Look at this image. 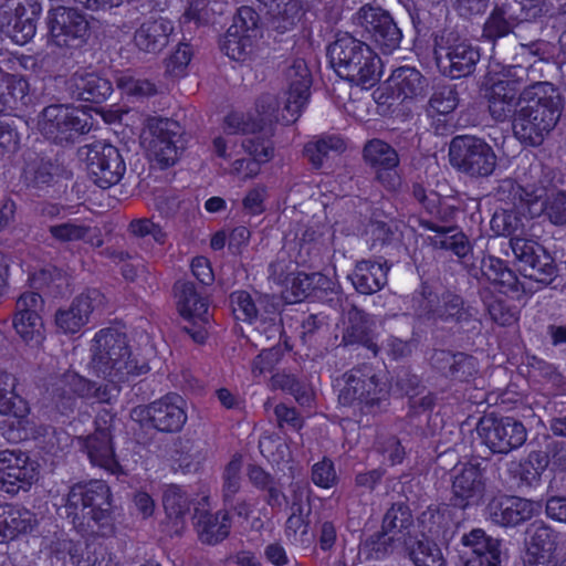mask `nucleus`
Segmentation results:
<instances>
[{
  "instance_id": "obj_29",
  "label": "nucleus",
  "mask_w": 566,
  "mask_h": 566,
  "mask_svg": "<svg viewBox=\"0 0 566 566\" xmlns=\"http://www.w3.org/2000/svg\"><path fill=\"white\" fill-rule=\"evenodd\" d=\"M461 542L472 549L465 566H500L501 541L486 536L481 528H474L469 534H463Z\"/></svg>"
},
{
  "instance_id": "obj_3",
  "label": "nucleus",
  "mask_w": 566,
  "mask_h": 566,
  "mask_svg": "<svg viewBox=\"0 0 566 566\" xmlns=\"http://www.w3.org/2000/svg\"><path fill=\"white\" fill-rule=\"evenodd\" d=\"M328 56L338 76L355 85L371 87L380 78V57L367 43L349 33L337 35L328 46Z\"/></svg>"
},
{
  "instance_id": "obj_15",
  "label": "nucleus",
  "mask_w": 566,
  "mask_h": 566,
  "mask_svg": "<svg viewBox=\"0 0 566 566\" xmlns=\"http://www.w3.org/2000/svg\"><path fill=\"white\" fill-rule=\"evenodd\" d=\"M181 402L179 396H166L147 406L133 408L130 417L142 426H149L160 432H178L187 421Z\"/></svg>"
},
{
  "instance_id": "obj_34",
  "label": "nucleus",
  "mask_w": 566,
  "mask_h": 566,
  "mask_svg": "<svg viewBox=\"0 0 566 566\" xmlns=\"http://www.w3.org/2000/svg\"><path fill=\"white\" fill-rule=\"evenodd\" d=\"M91 463L112 474H122L124 470L115 458L113 437L88 434L81 438Z\"/></svg>"
},
{
  "instance_id": "obj_39",
  "label": "nucleus",
  "mask_w": 566,
  "mask_h": 566,
  "mask_svg": "<svg viewBox=\"0 0 566 566\" xmlns=\"http://www.w3.org/2000/svg\"><path fill=\"white\" fill-rule=\"evenodd\" d=\"M499 191L507 192L513 206L522 213H528L531 218L543 212V189H527L512 179L503 180Z\"/></svg>"
},
{
  "instance_id": "obj_45",
  "label": "nucleus",
  "mask_w": 566,
  "mask_h": 566,
  "mask_svg": "<svg viewBox=\"0 0 566 566\" xmlns=\"http://www.w3.org/2000/svg\"><path fill=\"white\" fill-rule=\"evenodd\" d=\"M562 535L543 521L531 523L525 531V547L557 554Z\"/></svg>"
},
{
  "instance_id": "obj_60",
  "label": "nucleus",
  "mask_w": 566,
  "mask_h": 566,
  "mask_svg": "<svg viewBox=\"0 0 566 566\" xmlns=\"http://www.w3.org/2000/svg\"><path fill=\"white\" fill-rule=\"evenodd\" d=\"M444 308V293L439 297L432 292H427L426 289H423L417 308L420 317L443 323Z\"/></svg>"
},
{
  "instance_id": "obj_38",
  "label": "nucleus",
  "mask_w": 566,
  "mask_h": 566,
  "mask_svg": "<svg viewBox=\"0 0 566 566\" xmlns=\"http://www.w3.org/2000/svg\"><path fill=\"white\" fill-rule=\"evenodd\" d=\"M343 342L346 345L361 344L375 355L378 353V346L373 342L371 322L368 315L355 305H352L347 311V322L343 333Z\"/></svg>"
},
{
  "instance_id": "obj_12",
  "label": "nucleus",
  "mask_w": 566,
  "mask_h": 566,
  "mask_svg": "<svg viewBox=\"0 0 566 566\" xmlns=\"http://www.w3.org/2000/svg\"><path fill=\"white\" fill-rule=\"evenodd\" d=\"M355 19L382 54H391L400 48L402 32L387 10L367 3L357 11Z\"/></svg>"
},
{
  "instance_id": "obj_28",
  "label": "nucleus",
  "mask_w": 566,
  "mask_h": 566,
  "mask_svg": "<svg viewBox=\"0 0 566 566\" xmlns=\"http://www.w3.org/2000/svg\"><path fill=\"white\" fill-rule=\"evenodd\" d=\"M6 7L13 11L14 22L10 36L18 44H25L36 32V18L42 12L39 0H8Z\"/></svg>"
},
{
  "instance_id": "obj_44",
  "label": "nucleus",
  "mask_w": 566,
  "mask_h": 566,
  "mask_svg": "<svg viewBox=\"0 0 566 566\" xmlns=\"http://www.w3.org/2000/svg\"><path fill=\"white\" fill-rule=\"evenodd\" d=\"M28 412L27 401L15 392L14 376L0 369V413L23 418Z\"/></svg>"
},
{
  "instance_id": "obj_53",
  "label": "nucleus",
  "mask_w": 566,
  "mask_h": 566,
  "mask_svg": "<svg viewBox=\"0 0 566 566\" xmlns=\"http://www.w3.org/2000/svg\"><path fill=\"white\" fill-rule=\"evenodd\" d=\"M401 547L398 541L385 531L369 536L359 547V556L365 560H381L392 554L395 548Z\"/></svg>"
},
{
  "instance_id": "obj_21",
  "label": "nucleus",
  "mask_w": 566,
  "mask_h": 566,
  "mask_svg": "<svg viewBox=\"0 0 566 566\" xmlns=\"http://www.w3.org/2000/svg\"><path fill=\"white\" fill-rule=\"evenodd\" d=\"M542 504L520 496L502 495L493 497L486 511L491 521L503 527H515L536 516Z\"/></svg>"
},
{
  "instance_id": "obj_41",
  "label": "nucleus",
  "mask_w": 566,
  "mask_h": 566,
  "mask_svg": "<svg viewBox=\"0 0 566 566\" xmlns=\"http://www.w3.org/2000/svg\"><path fill=\"white\" fill-rule=\"evenodd\" d=\"M482 275L503 292H518L520 282L517 275L506 263L493 255H485L481 260Z\"/></svg>"
},
{
  "instance_id": "obj_23",
  "label": "nucleus",
  "mask_w": 566,
  "mask_h": 566,
  "mask_svg": "<svg viewBox=\"0 0 566 566\" xmlns=\"http://www.w3.org/2000/svg\"><path fill=\"white\" fill-rule=\"evenodd\" d=\"M485 482L480 464H464L452 480V504L464 510L478 505L484 496Z\"/></svg>"
},
{
  "instance_id": "obj_31",
  "label": "nucleus",
  "mask_w": 566,
  "mask_h": 566,
  "mask_svg": "<svg viewBox=\"0 0 566 566\" xmlns=\"http://www.w3.org/2000/svg\"><path fill=\"white\" fill-rule=\"evenodd\" d=\"M193 525L199 541L207 545H216L226 539L231 527L228 512L212 514L199 509L195 510Z\"/></svg>"
},
{
  "instance_id": "obj_52",
  "label": "nucleus",
  "mask_w": 566,
  "mask_h": 566,
  "mask_svg": "<svg viewBox=\"0 0 566 566\" xmlns=\"http://www.w3.org/2000/svg\"><path fill=\"white\" fill-rule=\"evenodd\" d=\"M345 149L343 139L336 136H328L312 140L305 144L303 154L310 164L319 169L324 161L329 158L331 153H340Z\"/></svg>"
},
{
  "instance_id": "obj_59",
  "label": "nucleus",
  "mask_w": 566,
  "mask_h": 566,
  "mask_svg": "<svg viewBox=\"0 0 566 566\" xmlns=\"http://www.w3.org/2000/svg\"><path fill=\"white\" fill-rule=\"evenodd\" d=\"M49 232L53 239L61 243L85 240L92 232V228L82 223L62 222L50 226Z\"/></svg>"
},
{
  "instance_id": "obj_42",
  "label": "nucleus",
  "mask_w": 566,
  "mask_h": 566,
  "mask_svg": "<svg viewBox=\"0 0 566 566\" xmlns=\"http://www.w3.org/2000/svg\"><path fill=\"white\" fill-rule=\"evenodd\" d=\"M230 302L235 318L250 324L256 323L259 317L263 316L264 312L273 305L266 297L259 296L254 300L245 291L233 292L230 295Z\"/></svg>"
},
{
  "instance_id": "obj_11",
  "label": "nucleus",
  "mask_w": 566,
  "mask_h": 566,
  "mask_svg": "<svg viewBox=\"0 0 566 566\" xmlns=\"http://www.w3.org/2000/svg\"><path fill=\"white\" fill-rule=\"evenodd\" d=\"M510 248L523 276L545 285L553 282L557 265L542 244L531 238H513L510 240Z\"/></svg>"
},
{
  "instance_id": "obj_20",
  "label": "nucleus",
  "mask_w": 566,
  "mask_h": 566,
  "mask_svg": "<svg viewBox=\"0 0 566 566\" xmlns=\"http://www.w3.org/2000/svg\"><path fill=\"white\" fill-rule=\"evenodd\" d=\"M150 139L148 150L161 167L172 166L178 159V142L182 129L178 122L170 118L148 120Z\"/></svg>"
},
{
  "instance_id": "obj_61",
  "label": "nucleus",
  "mask_w": 566,
  "mask_h": 566,
  "mask_svg": "<svg viewBox=\"0 0 566 566\" xmlns=\"http://www.w3.org/2000/svg\"><path fill=\"white\" fill-rule=\"evenodd\" d=\"M491 227L499 235L510 237V240L523 238V226L514 212L495 213L491 220Z\"/></svg>"
},
{
  "instance_id": "obj_14",
  "label": "nucleus",
  "mask_w": 566,
  "mask_h": 566,
  "mask_svg": "<svg viewBox=\"0 0 566 566\" xmlns=\"http://www.w3.org/2000/svg\"><path fill=\"white\" fill-rule=\"evenodd\" d=\"M525 73L521 66H513L509 71V76L503 80L493 82L485 88V98L488 102L489 114L493 120L504 123L514 119L515 114L518 112L517 106L522 99L520 88L522 84V76Z\"/></svg>"
},
{
  "instance_id": "obj_1",
  "label": "nucleus",
  "mask_w": 566,
  "mask_h": 566,
  "mask_svg": "<svg viewBox=\"0 0 566 566\" xmlns=\"http://www.w3.org/2000/svg\"><path fill=\"white\" fill-rule=\"evenodd\" d=\"M525 103L513 119L514 136L524 145L539 146L557 125L564 101L548 82H535L522 92Z\"/></svg>"
},
{
  "instance_id": "obj_63",
  "label": "nucleus",
  "mask_w": 566,
  "mask_h": 566,
  "mask_svg": "<svg viewBox=\"0 0 566 566\" xmlns=\"http://www.w3.org/2000/svg\"><path fill=\"white\" fill-rule=\"evenodd\" d=\"M555 226H566V192L558 191L544 200L543 212Z\"/></svg>"
},
{
  "instance_id": "obj_25",
  "label": "nucleus",
  "mask_w": 566,
  "mask_h": 566,
  "mask_svg": "<svg viewBox=\"0 0 566 566\" xmlns=\"http://www.w3.org/2000/svg\"><path fill=\"white\" fill-rule=\"evenodd\" d=\"M430 363L442 376L459 382H468L474 379L479 371L476 359L460 352L436 350L430 358Z\"/></svg>"
},
{
  "instance_id": "obj_8",
  "label": "nucleus",
  "mask_w": 566,
  "mask_h": 566,
  "mask_svg": "<svg viewBox=\"0 0 566 566\" xmlns=\"http://www.w3.org/2000/svg\"><path fill=\"white\" fill-rule=\"evenodd\" d=\"M49 43L61 49H78L90 39L91 27L80 10L57 6L48 11Z\"/></svg>"
},
{
  "instance_id": "obj_30",
  "label": "nucleus",
  "mask_w": 566,
  "mask_h": 566,
  "mask_svg": "<svg viewBox=\"0 0 566 566\" xmlns=\"http://www.w3.org/2000/svg\"><path fill=\"white\" fill-rule=\"evenodd\" d=\"M402 553L415 566H446L441 546L424 534L401 537Z\"/></svg>"
},
{
  "instance_id": "obj_33",
  "label": "nucleus",
  "mask_w": 566,
  "mask_h": 566,
  "mask_svg": "<svg viewBox=\"0 0 566 566\" xmlns=\"http://www.w3.org/2000/svg\"><path fill=\"white\" fill-rule=\"evenodd\" d=\"M388 270L389 266L386 261L380 263L361 260L356 264L350 280L357 292L369 295L386 285Z\"/></svg>"
},
{
  "instance_id": "obj_50",
  "label": "nucleus",
  "mask_w": 566,
  "mask_h": 566,
  "mask_svg": "<svg viewBox=\"0 0 566 566\" xmlns=\"http://www.w3.org/2000/svg\"><path fill=\"white\" fill-rule=\"evenodd\" d=\"M390 81L399 95L405 98H413L423 95L427 81L421 73L408 66L395 70L390 76Z\"/></svg>"
},
{
  "instance_id": "obj_55",
  "label": "nucleus",
  "mask_w": 566,
  "mask_h": 566,
  "mask_svg": "<svg viewBox=\"0 0 566 566\" xmlns=\"http://www.w3.org/2000/svg\"><path fill=\"white\" fill-rule=\"evenodd\" d=\"M163 504L170 518L180 520L190 510V500L181 486L170 484L166 488Z\"/></svg>"
},
{
  "instance_id": "obj_36",
  "label": "nucleus",
  "mask_w": 566,
  "mask_h": 566,
  "mask_svg": "<svg viewBox=\"0 0 566 566\" xmlns=\"http://www.w3.org/2000/svg\"><path fill=\"white\" fill-rule=\"evenodd\" d=\"M516 2L495 4L483 24L482 36L489 41H496L513 32L514 28L524 20L515 14Z\"/></svg>"
},
{
  "instance_id": "obj_7",
  "label": "nucleus",
  "mask_w": 566,
  "mask_h": 566,
  "mask_svg": "<svg viewBox=\"0 0 566 566\" xmlns=\"http://www.w3.org/2000/svg\"><path fill=\"white\" fill-rule=\"evenodd\" d=\"M41 134L55 144H74L92 128L90 115L64 104L46 106L39 120Z\"/></svg>"
},
{
  "instance_id": "obj_32",
  "label": "nucleus",
  "mask_w": 566,
  "mask_h": 566,
  "mask_svg": "<svg viewBox=\"0 0 566 566\" xmlns=\"http://www.w3.org/2000/svg\"><path fill=\"white\" fill-rule=\"evenodd\" d=\"M36 524L35 515L23 507L10 504L0 505V544L14 539L19 534H25Z\"/></svg>"
},
{
  "instance_id": "obj_51",
  "label": "nucleus",
  "mask_w": 566,
  "mask_h": 566,
  "mask_svg": "<svg viewBox=\"0 0 566 566\" xmlns=\"http://www.w3.org/2000/svg\"><path fill=\"white\" fill-rule=\"evenodd\" d=\"M365 161L374 169L397 168L399 156L394 147L381 139H371L363 150Z\"/></svg>"
},
{
  "instance_id": "obj_54",
  "label": "nucleus",
  "mask_w": 566,
  "mask_h": 566,
  "mask_svg": "<svg viewBox=\"0 0 566 566\" xmlns=\"http://www.w3.org/2000/svg\"><path fill=\"white\" fill-rule=\"evenodd\" d=\"M28 82L17 75L0 70V102L2 111L17 102H23L28 93Z\"/></svg>"
},
{
  "instance_id": "obj_62",
  "label": "nucleus",
  "mask_w": 566,
  "mask_h": 566,
  "mask_svg": "<svg viewBox=\"0 0 566 566\" xmlns=\"http://www.w3.org/2000/svg\"><path fill=\"white\" fill-rule=\"evenodd\" d=\"M262 129L261 122L251 115L231 113L224 118V130L228 134H252Z\"/></svg>"
},
{
  "instance_id": "obj_26",
  "label": "nucleus",
  "mask_w": 566,
  "mask_h": 566,
  "mask_svg": "<svg viewBox=\"0 0 566 566\" xmlns=\"http://www.w3.org/2000/svg\"><path fill=\"white\" fill-rule=\"evenodd\" d=\"M418 521L421 533L440 546H448L458 528V523L453 520V510L449 505L429 506L420 514Z\"/></svg>"
},
{
  "instance_id": "obj_27",
  "label": "nucleus",
  "mask_w": 566,
  "mask_h": 566,
  "mask_svg": "<svg viewBox=\"0 0 566 566\" xmlns=\"http://www.w3.org/2000/svg\"><path fill=\"white\" fill-rule=\"evenodd\" d=\"M172 32L174 24L169 19L150 17L135 31L134 43L145 53L157 54L168 45Z\"/></svg>"
},
{
  "instance_id": "obj_64",
  "label": "nucleus",
  "mask_w": 566,
  "mask_h": 566,
  "mask_svg": "<svg viewBox=\"0 0 566 566\" xmlns=\"http://www.w3.org/2000/svg\"><path fill=\"white\" fill-rule=\"evenodd\" d=\"M254 324L255 329L270 342L279 339L282 335L281 317L274 305L270 306L269 311L264 312Z\"/></svg>"
},
{
  "instance_id": "obj_16",
  "label": "nucleus",
  "mask_w": 566,
  "mask_h": 566,
  "mask_svg": "<svg viewBox=\"0 0 566 566\" xmlns=\"http://www.w3.org/2000/svg\"><path fill=\"white\" fill-rule=\"evenodd\" d=\"M260 35V15L251 7H241L221 43L222 51L234 61H244Z\"/></svg>"
},
{
  "instance_id": "obj_13",
  "label": "nucleus",
  "mask_w": 566,
  "mask_h": 566,
  "mask_svg": "<svg viewBox=\"0 0 566 566\" xmlns=\"http://www.w3.org/2000/svg\"><path fill=\"white\" fill-rule=\"evenodd\" d=\"M476 432L493 453L506 454L526 441V429L521 421L511 417H496L493 413L485 415L479 420Z\"/></svg>"
},
{
  "instance_id": "obj_58",
  "label": "nucleus",
  "mask_w": 566,
  "mask_h": 566,
  "mask_svg": "<svg viewBox=\"0 0 566 566\" xmlns=\"http://www.w3.org/2000/svg\"><path fill=\"white\" fill-rule=\"evenodd\" d=\"M274 388L282 389L291 394L300 405H308L311 402V392L304 382H301L292 375L277 374L271 379Z\"/></svg>"
},
{
  "instance_id": "obj_56",
  "label": "nucleus",
  "mask_w": 566,
  "mask_h": 566,
  "mask_svg": "<svg viewBox=\"0 0 566 566\" xmlns=\"http://www.w3.org/2000/svg\"><path fill=\"white\" fill-rule=\"evenodd\" d=\"M241 469L242 457L234 454L223 470L222 497L229 505L233 504L234 496L241 489Z\"/></svg>"
},
{
  "instance_id": "obj_40",
  "label": "nucleus",
  "mask_w": 566,
  "mask_h": 566,
  "mask_svg": "<svg viewBox=\"0 0 566 566\" xmlns=\"http://www.w3.org/2000/svg\"><path fill=\"white\" fill-rule=\"evenodd\" d=\"M423 228L434 232L429 237L430 243L436 249L452 251L457 256H465L470 249L467 235L454 227H441L432 221H421Z\"/></svg>"
},
{
  "instance_id": "obj_5",
  "label": "nucleus",
  "mask_w": 566,
  "mask_h": 566,
  "mask_svg": "<svg viewBox=\"0 0 566 566\" xmlns=\"http://www.w3.org/2000/svg\"><path fill=\"white\" fill-rule=\"evenodd\" d=\"M343 378L345 386L338 395L340 405L355 407L363 415H376L387 406L390 385L370 366L354 367Z\"/></svg>"
},
{
  "instance_id": "obj_24",
  "label": "nucleus",
  "mask_w": 566,
  "mask_h": 566,
  "mask_svg": "<svg viewBox=\"0 0 566 566\" xmlns=\"http://www.w3.org/2000/svg\"><path fill=\"white\" fill-rule=\"evenodd\" d=\"M65 88L77 101L103 103L113 93L108 78L94 72L77 71L65 81Z\"/></svg>"
},
{
  "instance_id": "obj_19",
  "label": "nucleus",
  "mask_w": 566,
  "mask_h": 566,
  "mask_svg": "<svg viewBox=\"0 0 566 566\" xmlns=\"http://www.w3.org/2000/svg\"><path fill=\"white\" fill-rule=\"evenodd\" d=\"M285 81L287 91L282 118L285 124H292L307 103L312 85V74L303 59H296L287 66Z\"/></svg>"
},
{
  "instance_id": "obj_49",
  "label": "nucleus",
  "mask_w": 566,
  "mask_h": 566,
  "mask_svg": "<svg viewBox=\"0 0 566 566\" xmlns=\"http://www.w3.org/2000/svg\"><path fill=\"white\" fill-rule=\"evenodd\" d=\"M412 525L413 518L409 506L403 503H395L385 513L381 530L395 537L400 544L402 542L401 537L411 534Z\"/></svg>"
},
{
  "instance_id": "obj_22",
  "label": "nucleus",
  "mask_w": 566,
  "mask_h": 566,
  "mask_svg": "<svg viewBox=\"0 0 566 566\" xmlns=\"http://www.w3.org/2000/svg\"><path fill=\"white\" fill-rule=\"evenodd\" d=\"M103 302V295L97 290H88L76 296L66 307L55 312L54 322L64 334H75L85 326L94 310Z\"/></svg>"
},
{
  "instance_id": "obj_57",
  "label": "nucleus",
  "mask_w": 566,
  "mask_h": 566,
  "mask_svg": "<svg viewBox=\"0 0 566 566\" xmlns=\"http://www.w3.org/2000/svg\"><path fill=\"white\" fill-rule=\"evenodd\" d=\"M459 102L458 93L454 86L443 85L437 87V90L431 95L428 103V113L433 116L438 115H448L454 111Z\"/></svg>"
},
{
  "instance_id": "obj_37",
  "label": "nucleus",
  "mask_w": 566,
  "mask_h": 566,
  "mask_svg": "<svg viewBox=\"0 0 566 566\" xmlns=\"http://www.w3.org/2000/svg\"><path fill=\"white\" fill-rule=\"evenodd\" d=\"M57 171L59 167L43 155L32 150L24 153L23 178L29 187L51 186Z\"/></svg>"
},
{
  "instance_id": "obj_17",
  "label": "nucleus",
  "mask_w": 566,
  "mask_h": 566,
  "mask_svg": "<svg viewBox=\"0 0 566 566\" xmlns=\"http://www.w3.org/2000/svg\"><path fill=\"white\" fill-rule=\"evenodd\" d=\"M38 463L28 453L17 450L0 451V489L9 494L27 491L39 476Z\"/></svg>"
},
{
  "instance_id": "obj_9",
  "label": "nucleus",
  "mask_w": 566,
  "mask_h": 566,
  "mask_svg": "<svg viewBox=\"0 0 566 566\" xmlns=\"http://www.w3.org/2000/svg\"><path fill=\"white\" fill-rule=\"evenodd\" d=\"M77 153L80 158L86 163L90 178L98 187L107 189L123 178L126 166L115 146L97 140L80 147Z\"/></svg>"
},
{
  "instance_id": "obj_46",
  "label": "nucleus",
  "mask_w": 566,
  "mask_h": 566,
  "mask_svg": "<svg viewBox=\"0 0 566 566\" xmlns=\"http://www.w3.org/2000/svg\"><path fill=\"white\" fill-rule=\"evenodd\" d=\"M444 307L443 323L453 324L464 331L478 327V318H475L471 307L465 305L464 300L460 295L451 292L444 293Z\"/></svg>"
},
{
  "instance_id": "obj_4",
  "label": "nucleus",
  "mask_w": 566,
  "mask_h": 566,
  "mask_svg": "<svg viewBox=\"0 0 566 566\" xmlns=\"http://www.w3.org/2000/svg\"><path fill=\"white\" fill-rule=\"evenodd\" d=\"M91 352V369L112 381H124L130 375H142L149 370L148 365L138 366L130 359L126 337L113 329L99 331L93 339Z\"/></svg>"
},
{
  "instance_id": "obj_47",
  "label": "nucleus",
  "mask_w": 566,
  "mask_h": 566,
  "mask_svg": "<svg viewBox=\"0 0 566 566\" xmlns=\"http://www.w3.org/2000/svg\"><path fill=\"white\" fill-rule=\"evenodd\" d=\"M73 564L77 566H116L113 554L99 542L75 545L70 549Z\"/></svg>"
},
{
  "instance_id": "obj_35",
  "label": "nucleus",
  "mask_w": 566,
  "mask_h": 566,
  "mask_svg": "<svg viewBox=\"0 0 566 566\" xmlns=\"http://www.w3.org/2000/svg\"><path fill=\"white\" fill-rule=\"evenodd\" d=\"M174 290L179 312L185 318L198 319L202 324L209 323L208 303L192 282L178 281Z\"/></svg>"
},
{
  "instance_id": "obj_6",
  "label": "nucleus",
  "mask_w": 566,
  "mask_h": 566,
  "mask_svg": "<svg viewBox=\"0 0 566 566\" xmlns=\"http://www.w3.org/2000/svg\"><path fill=\"white\" fill-rule=\"evenodd\" d=\"M449 161L458 171L471 178H486L497 166L493 147L474 135H458L449 145Z\"/></svg>"
},
{
  "instance_id": "obj_2",
  "label": "nucleus",
  "mask_w": 566,
  "mask_h": 566,
  "mask_svg": "<svg viewBox=\"0 0 566 566\" xmlns=\"http://www.w3.org/2000/svg\"><path fill=\"white\" fill-rule=\"evenodd\" d=\"M63 500L59 511L80 533H98L111 527L112 494L104 481L74 483Z\"/></svg>"
},
{
  "instance_id": "obj_43",
  "label": "nucleus",
  "mask_w": 566,
  "mask_h": 566,
  "mask_svg": "<svg viewBox=\"0 0 566 566\" xmlns=\"http://www.w3.org/2000/svg\"><path fill=\"white\" fill-rule=\"evenodd\" d=\"M266 14L270 25L283 33L300 21L302 6L298 0H271Z\"/></svg>"
},
{
  "instance_id": "obj_48",
  "label": "nucleus",
  "mask_w": 566,
  "mask_h": 566,
  "mask_svg": "<svg viewBox=\"0 0 566 566\" xmlns=\"http://www.w3.org/2000/svg\"><path fill=\"white\" fill-rule=\"evenodd\" d=\"M208 457L206 443L186 438H177L174 441L171 458L179 468L190 471L191 468L199 465Z\"/></svg>"
},
{
  "instance_id": "obj_18",
  "label": "nucleus",
  "mask_w": 566,
  "mask_h": 566,
  "mask_svg": "<svg viewBox=\"0 0 566 566\" xmlns=\"http://www.w3.org/2000/svg\"><path fill=\"white\" fill-rule=\"evenodd\" d=\"M43 310L44 300L36 292H24L17 300L13 327L28 345L38 346L44 338L41 316Z\"/></svg>"
},
{
  "instance_id": "obj_10",
  "label": "nucleus",
  "mask_w": 566,
  "mask_h": 566,
  "mask_svg": "<svg viewBox=\"0 0 566 566\" xmlns=\"http://www.w3.org/2000/svg\"><path fill=\"white\" fill-rule=\"evenodd\" d=\"M436 61L443 74L452 78L469 76L480 60V51L469 40L449 32L436 43Z\"/></svg>"
}]
</instances>
